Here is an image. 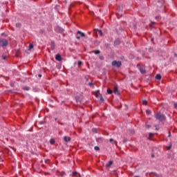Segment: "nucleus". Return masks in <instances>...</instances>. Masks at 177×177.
<instances>
[{
  "label": "nucleus",
  "mask_w": 177,
  "mask_h": 177,
  "mask_svg": "<svg viewBox=\"0 0 177 177\" xmlns=\"http://www.w3.org/2000/svg\"><path fill=\"white\" fill-rule=\"evenodd\" d=\"M98 33L100 34V35H101V37L103 35V32H102V30H98Z\"/></svg>",
  "instance_id": "nucleus-23"
},
{
  "label": "nucleus",
  "mask_w": 177,
  "mask_h": 177,
  "mask_svg": "<svg viewBox=\"0 0 177 177\" xmlns=\"http://www.w3.org/2000/svg\"><path fill=\"white\" fill-rule=\"evenodd\" d=\"M88 85H89V86H93V83L90 82V83H88Z\"/></svg>",
  "instance_id": "nucleus-30"
},
{
  "label": "nucleus",
  "mask_w": 177,
  "mask_h": 177,
  "mask_svg": "<svg viewBox=\"0 0 177 177\" xmlns=\"http://www.w3.org/2000/svg\"><path fill=\"white\" fill-rule=\"evenodd\" d=\"M59 125H64V123H59Z\"/></svg>",
  "instance_id": "nucleus-37"
},
{
  "label": "nucleus",
  "mask_w": 177,
  "mask_h": 177,
  "mask_svg": "<svg viewBox=\"0 0 177 177\" xmlns=\"http://www.w3.org/2000/svg\"><path fill=\"white\" fill-rule=\"evenodd\" d=\"M73 176L74 177H78V176H81V174H80V173L77 172V171H73Z\"/></svg>",
  "instance_id": "nucleus-8"
},
{
  "label": "nucleus",
  "mask_w": 177,
  "mask_h": 177,
  "mask_svg": "<svg viewBox=\"0 0 177 177\" xmlns=\"http://www.w3.org/2000/svg\"><path fill=\"white\" fill-rule=\"evenodd\" d=\"M113 93H114L115 94L120 95V93H118V87H117V86H115V87H114Z\"/></svg>",
  "instance_id": "nucleus-9"
},
{
  "label": "nucleus",
  "mask_w": 177,
  "mask_h": 177,
  "mask_svg": "<svg viewBox=\"0 0 177 177\" xmlns=\"http://www.w3.org/2000/svg\"><path fill=\"white\" fill-rule=\"evenodd\" d=\"M106 92L109 95H111V93H113V91L110 88H107Z\"/></svg>",
  "instance_id": "nucleus-12"
},
{
  "label": "nucleus",
  "mask_w": 177,
  "mask_h": 177,
  "mask_svg": "<svg viewBox=\"0 0 177 177\" xmlns=\"http://www.w3.org/2000/svg\"><path fill=\"white\" fill-rule=\"evenodd\" d=\"M156 80H161V75L160 74H158L156 75Z\"/></svg>",
  "instance_id": "nucleus-14"
},
{
  "label": "nucleus",
  "mask_w": 177,
  "mask_h": 177,
  "mask_svg": "<svg viewBox=\"0 0 177 177\" xmlns=\"http://www.w3.org/2000/svg\"><path fill=\"white\" fill-rule=\"evenodd\" d=\"M100 60H104V57H103V56H100Z\"/></svg>",
  "instance_id": "nucleus-29"
},
{
  "label": "nucleus",
  "mask_w": 177,
  "mask_h": 177,
  "mask_svg": "<svg viewBox=\"0 0 177 177\" xmlns=\"http://www.w3.org/2000/svg\"><path fill=\"white\" fill-rule=\"evenodd\" d=\"M88 34H91V32H89Z\"/></svg>",
  "instance_id": "nucleus-46"
},
{
  "label": "nucleus",
  "mask_w": 177,
  "mask_h": 177,
  "mask_svg": "<svg viewBox=\"0 0 177 177\" xmlns=\"http://www.w3.org/2000/svg\"><path fill=\"white\" fill-rule=\"evenodd\" d=\"M139 70L141 73V74H146V70L145 69V68L143 67H140Z\"/></svg>",
  "instance_id": "nucleus-6"
},
{
  "label": "nucleus",
  "mask_w": 177,
  "mask_h": 177,
  "mask_svg": "<svg viewBox=\"0 0 177 177\" xmlns=\"http://www.w3.org/2000/svg\"><path fill=\"white\" fill-rule=\"evenodd\" d=\"M6 56H3V60H6Z\"/></svg>",
  "instance_id": "nucleus-35"
},
{
  "label": "nucleus",
  "mask_w": 177,
  "mask_h": 177,
  "mask_svg": "<svg viewBox=\"0 0 177 177\" xmlns=\"http://www.w3.org/2000/svg\"><path fill=\"white\" fill-rule=\"evenodd\" d=\"M24 89L25 91H28V89H30V88H28V87H24Z\"/></svg>",
  "instance_id": "nucleus-31"
},
{
  "label": "nucleus",
  "mask_w": 177,
  "mask_h": 177,
  "mask_svg": "<svg viewBox=\"0 0 177 177\" xmlns=\"http://www.w3.org/2000/svg\"><path fill=\"white\" fill-rule=\"evenodd\" d=\"M8 41L6 39H0V46H7Z\"/></svg>",
  "instance_id": "nucleus-2"
},
{
  "label": "nucleus",
  "mask_w": 177,
  "mask_h": 177,
  "mask_svg": "<svg viewBox=\"0 0 177 177\" xmlns=\"http://www.w3.org/2000/svg\"><path fill=\"white\" fill-rule=\"evenodd\" d=\"M77 36H76V38L77 39H81V37L83 38L84 37H85V33L81 32V30H78L77 32ZM78 35H80V36H78Z\"/></svg>",
  "instance_id": "nucleus-3"
},
{
  "label": "nucleus",
  "mask_w": 177,
  "mask_h": 177,
  "mask_svg": "<svg viewBox=\"0 0 177 177\" xmlns=\"http://www.w3.org/2000/svg\"><path fill=\"white\" fill-rule=\"evenodd\" d=\"M127 142H128V140L127 138H124L123 142L124 143H127Z\"/></svg>",
  "instance_id": "nucleus-27"
},
{
  "label": "nucleus",
  "mask_w": 177,
  "mask_h": 177,
  "mask_svg": "<svg viewBox=\"0 0 177 177\" xmlns=\"http://www.w3.org/2000/svg\"><path fill=\"white\" fill-rule=\"evenodd\" d=\"M57 123L60 124L61 122H60V121H57Z\"/></svg>",
  "instance_id": "nucleus-41"
},
{
  "label": "nucleus",
  "mask_w": 177,
  "mask_h": 177,
  "mask_svg": "<svg viewBox=\"0 0 177 177\" xmlns=\"http://www.w3.org/2000/svg\"><path fill=\"white\" fill-rule=\"evenodd\" d=\"M55 60L57 62H62V55H60V54H57L55 55Z\"/></svg>",
  "instance_id": "nucleus-5"
},
{
  "label": "nucleus",
  "mask_w": 177,
  "mask_h": 177,
  "mask_svg": "<svg viewBox=\"0 0 177 177\" xmlns=\"http://www.w3.org/2000/svg\"><path fill=\"white\" fill-rule=\"evenodd\" d=\"M34 48V45H32V44H30L29 45V50H31V49H32Z\"/></svg>",
  "instance_id": "nucleus-17"
},
{
  "label": "nucleus",
  "mask_w": 177,
  "mask_h": 177,
  "mask_svg": "<svg viewBox=\"0 0 177 177\" xmlns=\"http://www.w3.org/2000/svg\"><path fill=\"white\" fill-rule=\"evenodd\" d=\"M151 113V111H150V110H149V109L146 110V114H147L149 115Z\"/></svg>",
  "instance_id": "nucleus-20"
},
{
  "label": "nucleus",
  "mask_w": 177,
  "mask_h": 177,
  "mask_svg": "<svg viewBox=\"0 0 177 177\" xmlns=\"http://www.w3.org/2000/svg\"><path fill=\"white\" fill-rule=\"evenodd\" d=\"M55 121H57V118H55Z\"/></svg>",
  "instance_id": "nucleus-39"
},
{
  "label": "nucleus",
  "mask_w": 177,
  "mask_h": 177,
  "mask_svg": "<svg viewBox=\"0 0 177 177\" xmlns=\"http://www.w3.org/2000/svg\"><path fill=\"white\" fill-rule=\"evenodd\" d=\"M109 142H114V139L110 138V139H109Z\"/></svg>",
  "instance_id": "nucleus-33"
},
{
  "label": "nucleus",
  "mask_w": 177,
  "mask_h": 177,
  "mask_svg": "<svg viewBox=\"0 0 177 177\" xmlns=\"http://www.w3.org/2000/svg\"><path fill=\"white\" fill-rule=\"evenodd\" d=\"M146 126L147 127V128H150V126H149V125H147V124Z\"/></svg>",
  "instance_id": "nucleus-40"
},
{
  "label": "nucleus",
  "mask_w": 177,
  "mask_h": 177,
  "mask_svg": "<svg viewBox=\"0 0 177 177\" xmlns=\"http://www.w3.org/2000/svg\"><path fill=\"white\" fill-rule=\"evenodd\" d=\"M39 77L41 78L42 77V75H39Z\"/></svg>",
  "instance_id": "nucleus-38"
},
{
  "label": "nucleus",
  "mask_w": 177,
  "mask_h": 177,
  "mask_svg": "<svg viewBox=\"0 0 177 177\" xmlns=\"http://www.w3.org/2000/svg\"><path fill=\"white\" fill-rule=\"evenodd\" d=\"M174 56H175L176 57H177V55H176V54H174Z\"/></svg>",
  "instance_id": "nucleus-42"
},
{
  "label": "nucleus",
  "mask_w": 177,
  "mask_h": 177,
  "mask_svg": "<svg viewBox=\"0 0 177 177\" xmlns=\"http://www.w3.org/2000/svg\"><path fill=\"white\" fill-rule=\"evenodd\" d=\"M51 48L52 49H55V42L53 41L51 42Z\"/></svg>",
  "instance_id": "nucleus-18"
},
{
  "label": "nucleus",
  "mask_w": 177,
  "mask_h": 177,
  "mask_svg": "<svg viewBox=\"0 0 177 177\" xmlns=\"http://www.w3.org/2000/svg\"><path fill=\"white\" fill-rule=\"evenodd\" d=\"M77 64H78L79 66H81V64H82V62L78 61V62H77Z\"/></svg>",
  "instance_id": "nucleus-26"
},
{
  "label": "nucleus",
  "mask_w": 177,
  "mask_h": 177,
  "mask_svg": "<svg viewBox=\"0 0 177 177\" xmlns=\"http://www.w3.org/2000/svg\"><path fill=\"white\" fill-rule=\"evenodd\" d=\"M156 131H158V128H156Z\"/></svg>",
  "instance_id": "nucleus-43"
},
{
  "label": "nucleus",
  "mask_w": 177,
  "mask_h": 177,
  "mask_svg": "<svg viewBox=\"0 0 177 177\" xmlns=\"http://www.w3.org/2000/svg\"><path fill=\"white\" fill-rule=\"evenodd\" d=\"M153 136H154V134L153 133H149V138H153Z\"/></svg>",
  "instance_id": "nucleus-24"
},
{
  "label": "nucleus",
  "mask_w": 177,
  "mask_h": 177,
  "mask_svg": "<svg viewBox=\"0 0 177 177\" xmlns=\"http://www.w3.org/2000/svg\"><path fill=\"white\" fill-rule=\"evenodd\" d=\"M100 101L101 102H104V98H103V97H100Z\"/></svg>",
  "instance_id": "nucleus-28"
},
{
  "label": "nucleus",
  "mask_w": 177,
  "mask_h": 177,
  "mask_svg": "<svg viewBox=\"0 0 177 177\" xmlns=\"http://www.w3.org/2000/svg\"><path fill=\"white\" fill-rule=\"evenodd\" d=\"M134 177H139V176H134Z\"/></svg>",
  "instance_id": "nucleus-45"
},
{
  "label": "nucleus",
  "mask_w": 177,
  "mask_h": 177,
  "mask_svg": "<svg viewBox=\"0 0 177 177\" xmlns=\"http://www.w3.org/2000/svg\"><path fill=\"white\" fill-rule=\"evenodd\" d=\"M115 143H116V144H117V141H115Z\"/></svg>",
  "instance_id": "nucleus-44"
},
{
  "label": "nucleus",
  "mask_w": 177,
  "mask_h": 177,
  "mask_svg": "<svg viewBox=\"0 0 177 177\" xmlns=\"http://www.w3.org/2000/svg\"><path fill=\"white\" fill-rule=\"evenodd\" d=\"M64 142H70L71 140V138H70V137H67V136H64Z\"/></svg>",
  "instance_id": "nucleus-7"
},
{
  "label": "nucleus",
  "mask_w": 177,
  "mask_h": 177,
  "mask_svg": "<svg viewBox=\"0 0 177 177\" xmlns=\"http://www.w3.org/2000/svg\"><path fill=\"white\" fill-rule=\"evenodd\" d=\"M97 92H99V91H97Z\"/></svg>",
  "instance_id": "nucleus-47"
},
{
  "label": "nucleus",
  "mask_w": 177,
  "mask_h": 177,
  "mask_svg": "<svg viewBox=\"0 0 177 177\" xmlns=\"http://www.w3.org/2000/svg\"><path fill=\"white\" fill-rule=\"evenodd\" d=\"M94 149H95L96 151H98V150H100V148H99V147H97V146H95V147H94Z\"/></svg>",
  "instance_id": "nucleus-21"
},
{
  "label": "nucleus",
  "mask_w": 177,
  "mask_h": 177,
  "mask_svg": "<svg viewBox=\"0 0 177 177\" xmlns=\"http://www.w3.org/2000/svg\"><path fill=\"white\" fill-rule=\"evenodd\" d=\"M174 108L176 109V110H177V104L176 103L174 104Z\"/></svg>",
  "instance_id": "nucleus-34"
},
{
  "label": "nucleus",
  "mask_w": 177,
  "mask_h": 177,
  "mask_svg": "<svg viewBox=\"0 0 177 177\" xmlns=\"http://www.w3.org/2000/svg\"><path fill=\"white\" fill-rule=\"evenodd\" d=\"M113 165V160H109V162L106 165V167L109 168V167Z\"/></svg>",
  "instance_id": "nucleus-11"
},
{
  "label": "nucleus",
  "mask_w": 177,
  "mask_h": 177,
  "mask_svg": "<svg viewBox=\"0 0 177 177\" xmlns=\"http://www.w3.org/2000/svg\"><path fill=\"white\" fill-rule=\"evenodd\" d=\"M93 52V53H95V55H99L100 53V50H95Z\"/></svg>",
  "instance_id": "nucleus-13"
},
{
  "label": "nucleus",
  "mask_w": 177,
  "mask_h": 177,
  "mask_svg": "<svg viewBox=\"0 0 177 177\" xmlns=\"http://www.w3.org/2000/svg\"><path fill=\"white\" fill-rule=\"evenodd\" d=\"M171 148H172V145H170V146L167 148V149H168V150H171Z\"/></svg>",
  "instance_id": "nucleus-32"
},
{
  "label": "nucleus",
  "mask_w": 177,
  "mask_h": 177,
  "mask_svg": "<svg viewBox=\"0 0 177 177\" xmlns=\"http://www.w3.org/2000/svg\"><path fill=\"white\" fill-rule=\"evenodd\" d=\"M16 27L17 28H20V27H21V24H20V23H17V24H16Z\"/></svg>",
  "instance_id": "nucleus-16"
},
{
  "label": "nucleus",
  "mask_w": 177,
  "mask_h": 177,
  "mask_svg": "<svg viewBox=\"0 0 177 177\" xmlns=\"http://www.w3.org/2000/svg\"><path fill=\"white\" fill-rule=\"evenodd\" d=\"M142 104L145 105V106H147V100H142Z\"/></svg>",
  "instance_id": "nucleus-19"
},
{
  "label": "nucleus",
  "mask_w": 177,
  "mask_h": 177,
  "mask_svg": "<svg viewBox=\"0 0 177 177\" xmlns=\"http://www.w3.org/2000/svg\"><path fill=\"white\" fill-rule=\"evenodd\" d=\"M93 132H94V133H96L97 132V129H93Z\"/></svg>",
  "instance_id": "nucleus-25"
},
{
  "label": "nucleus",
  "mask_w": 177,
  "mask_h": 177,
  "mask_svg": "<svg viewBox=\"0 0 177 177\" xmlns=\"http://www.w3.org/2000/svg\"><path fill=\"white\" fill-rule=\"evenodd\" d=\"M45 162H46V164H50V160L49 159H46Z\"/></svg>",
  "instance_id": "nucleus-22"
},
{
  "label": "nucleus",
  "mask_w": 177,
  "mask_h": 177,
  "mask_svg": "<svg viewBox=\"0 0 177 177\" xmlns=\"http://www.w3.org/2000/svg\"><path fill=\"white\" fill-rule=\"evenodd\" d=\"M122 65V64L121 63L120 61H113L112 62V66H115V67H121V66Z\"/></svg>",
  "instance_id": "nucleus-4"
},
{
  "label": "nucleus",
  "mask_w": 177,
  "mask_h": 177,
  "mask_svg": "<svg viewBox=\"0 0 177 177\" xmlns=\"http://www.w3.org/2000/svg\"><path fill=\"white\" fill-rule=\"evenodd\" d=\"M169 138H171V132H169V136H168Z\"/></svg>",
  "instance_id": "nucleus-36"
},
{
  "label": "nucleus",
  "mask_w": 177,
  "mask_h": 177,
  "mask_svg": "<svg viewBox=\"0 0 177 177\" xmlns=\"http://www.w3.org/2000/svg\"><path fill=\"white\" fill-rule=\"evenodd\" d=\"M50 145H55V139H50Z\"/></svg>",
  "instance_id": "nucleus-15"
},
{
  "label": "nucleus",
  "mask_w": 177,
  "mask_h": 177,
  "mask_svg": "<svg viewBox=\"0 0 177 177\" xmlns=\"http://www.w3.org/2000/svg\"><path fill=\"white\" fill-rule=\"evenodd\" d=\"M155 118L156 120H158V121H165L167 117L165 115L161 113V112H158L155 114Z\"/></svg>",
  "instance_id": "nucleus-1"
},
{
  "label": "nucleus",
  "mask_w": 177,
  "mask_h": 177,
  "mask_svg": "<svg viewBox=\"0 0 177 177\" xmlns=\"http://www.w3.org/2000/svg\"><path fill=\"white\" fill-rule=\"evenodd\" d=\"M96 142H97L98 143H102V142H103V138H96Z\"/></svg>",
  "instance_id": "nucleus-10"
}]
</instances>
